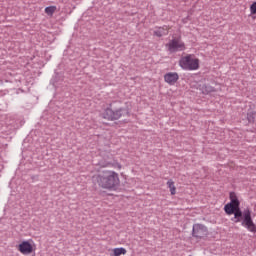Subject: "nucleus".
Listing matches in <instances>:
<instances>
[{
    "mask_svg": "<svg viewBox=\"0 0 256 256\" xmlns=\"http://www.w3.org/2000/svg\"><path fill=\"white\" fill-rule=\"evenodd\" d=\"M230 202L224 205L226 215H234L230 221L232 223H241L242 227L248 229L251 233H256V225L251 217V209L246 208L241 210V201L237 197V193H229Z\"/></svg>",
    "mask_w": 256,
    "mask_h": 256,
    "instance_id": "f257e3e1",
    "label": "nucleus"
},
{
    "mask_svg": "<svg viewBox=\"0 0 256 256\" xmlns=\"http://www.w3.org/2000/svg\"><path fill=\"white\" fill-rule=\"evenodd\" d=\"M99 187L109 189L110 191L119 185V174L115 172H103L96 177Z\"/></svg>",
    "mask_w": 256,
    "mask_h": 256,
    "instance_id": "f03ea898",
    "label": "nucleus"
},
{
    "mask_svg": "<svg viewBox=\"0 0 256 256\" xmlns=\"http://www.w3.org/2000/svg\"><path fill=\"white\" fill-rule=\"evenodd\" d=\"M179 66L184 71H197L199 69V59L188 54L180 59Z\"/></svg>",
    "mask_w": 256,
    "mask_h": 256,
    "instance_id": "7ed1b4c3",
    "label": "nucleus"
},
{
    "mask_svg": "<svg viewBox=\"0 0 256 256\" xmlns=\"http://www.w3.org/2000/svg\"><path fill=\"white\" fill-rule=\"evenodd\" d=\"M125 109L120 108L117 110L111 109V106H108L104 109L102 112L103 119H106L107 121H117V119H121L123 115H125Z\"/></svg>",
    "mask_w": 256,
    "mask_h": 256,
    "instance_id": "20e7f679",
    "label": "nucleus"
},
{
    "mask_svg": "<svg viewBox=\"0 0 256 256\" xmlns=\"http://www.w3.org/2000/svg\"><path fill=\"white\" fill-rule=\"evenodd\" d=\"M17 250L22 255H31V253H35L37 250V245L32 239L22 241L18 246Z\"/></svg>",
    "mask_w": 256,
    "mask_h": 256,
    "instance_id": "39448f33",
    "label": "nucleus"
},
{
    "mask_svg": "<svg viewBox=\"0 0 256 256\" xmlns=\"http://www.w3.org/2000/svg\"><path fill=\"white\" fill-rule=\"evenodd\" d=\"M168 51L170 53H177L179 51H185V42L181 40V38H173L168 44Z\"/></svg>",
    "mask_w": 256,
    "mask_h": 256,
    "instance_id": "423d86ee",
    "label": "nucleus"
},
{
    "mask_svg": "<svg viewBox=\"0 0 256 256\" xmlns=\"http://www.w3.org/2000/svg\"><path fill=\"white\" fill-rule=\"evenodd\" d=\"M207 233L208 229L203 224H194L192 227V237L195 239H203Z\"/></svg>",
    "mask_w": 256,
    "mask_h": 256,
    "instance_id": "0eeeda50",
    "label": "nucleus"
},
{
    "mask_svg": "<svg viewBox=\"0 0 256 256\" xmlns=\"http://www.w3.org/2000/svg\"><path fill=\"white\" fill-rule=\"evenodd\" d=\"M164 81L168 85H175L179 81V74L177 72H168L164 75Z\"/></svg>",
    "mask_w": 256,
    "mask_h": 256,
    "instance_id": "6e6552de",
    "label": "nucleus"
},
{
    "mask_svg": "<svg viewBox=\"0 0 256 256\" xmlns=\"http://www.w3.org/2000/svg\"><path fill=\"white\" fill-rule=\"evenodd\" d=\"M156 37H164V35H169V28L167 26L159 27L154 31Z\"/></svg>",
    "mask_w": 256,
    "mask_h": 256,
    "instance_id": "1a4fd4ad",
    "label": "nucleus"
},
{
    "mask_svg": "<svg viewBox=\"0 0 256 256\" xmlns=\"http://www.w3.org/2000/svg\"><path fill=\"white\" fill-rule=\"evenodd\" d=\"M120 255H127V250L125 248H114L110 250V256Z\"/></svg>",
    "mask_w": 256,
    "mask_h": 256,
    "instance_id": "9d476101",
    "label": "nucleus"
},
{
    "mask_svg": "<svg viewBox=\"0 0 256 256\" xmlns=\"http://www.w3.org/2000/svg\"><path fill=\"white\" fill-rule=\"evenodd\" d=\"M200 90L202 91L203 95H209V93H215V87L207 84L202 85Z\"/></svg>",
    "mask_w": 256,
    "mask_h": 256,
    "instance_id": "9b49d317",
    "label": "nucleus"
},
{
    "mask_svg": "<svg viewBox=\"0 0 256 256\" xmlns=\"http://www.w3.org/2000/svg\"><path fill=\"white\" fill-rule=\"evenodd\" d=\"M167 185L170 189L171 195H175L177 193V188L175 187V182H173V180H168Z\"/></svg>",
    "mask_w": 256,
    "mask_h": 256,
    "instance_id": "f8f14e48",
    "label": "nucleus"
},
{
    "mask_svg": "<svg viewBox=\"0 0 256 256\" xmlns=\"http://www.w3.org/2000/svg\"><path fill=\"white\" fill-rule=\"evenodd\" d=\"M55 11H57V6H49L45 8V13L46 15H49L50 17H52L53 13H55Z\"/></svg>",
    "mask_w": 256,
    "mask_h": 256,
    "instance_id": "ddd939ff",
    "label": "nucleus"
},
{
    "mask_svg": "<svg viewBox=\"0 0 256 256\" xmlns=\"http://www.w3.org/2000/svg\"><path fill=\"white\" fill-rule=\"evenodd\" d=\"M255 118H256V112L255 111H251L247 113V121L249 123H255Z\"/></svg>",
    "mask_w": 256,
    "mask_h": 256,
    "instance_id": "4468645a",
    "label": "nucleus"
},
{
    "mask_svg": "<svg viewBox=\"0 0 256 256\" xmlns=\"http://www.w3.org/2000/svg\"><path fill=\"white\" fill-rule=\"evenodd\" d=\"M250 13H251V15H256V1L251 4Z\"/></svg>",
    "mask_w": 256,
    "mask_h": 256,
    "instance_id": "2eb2a0df",
    "label": "nucleus"
},
{
    "mask_svg": "<svg viewBox=\"0 0 256 256\" xmlns=\"http://www.w3.org/2000/svg\"><path fill=\"white\" fill-rule=\"evenodd\" d=\"M109 165H111V163H107L106 165H104V167H109Z\"/></svg>",
    "mask_w": 256,
    "mask_h": 256,
    "instance_id": "dca6fc26",
    "label": "nucleus"
}]
</instances>
